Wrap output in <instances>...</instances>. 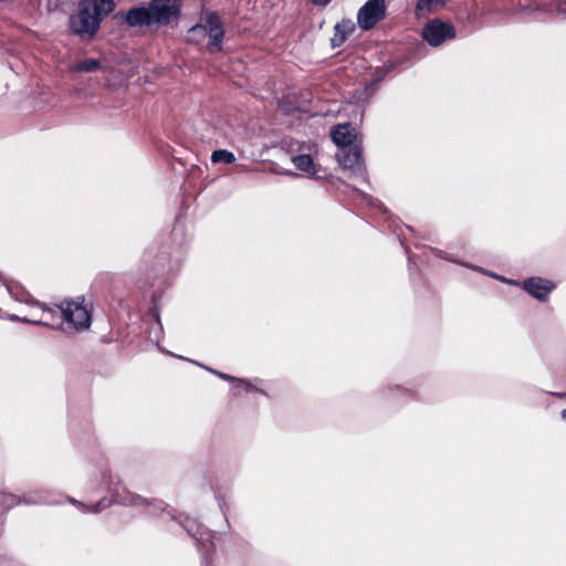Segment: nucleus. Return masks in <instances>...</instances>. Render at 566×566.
Here are the masks:
<instances>
[{"label":"nucleus","instance_id":"f257e3e1","mask_svg":"<svg viewBox=\"0 0 566 566\" xmlns=\"http://www.w3.org/2000/svg\"><path fill=\"white\" fill-rule=\"evenodd\" d=\"M182 0H151L148 7L129 10L126 22L130 27L166 25L177 19Z\"/></svg>","mask_w":566,"mask_h":566},{"label":"nucleus","instance_id":"f03ea898","mask_svg":"<svg viewBox=\"0 0 566 566\" xmlns=\"http://www.w3.org/2000/svg\"><path fill=\"white\" fill-rule=\"evenodd\" d=\"M115 8V0L82 1L76 14L71 18L72 30L82 36H92L101 21Z\"/></svg>","mask_w":566,"mask_h":566},{"label":"nucleus","instance_id":"7ed1b4c3","mask_svg":"<svg viewBox=\"0 0 566 566\" xmlns=\"http://www.w3.org/2000/svg\"><path fill=\"white\" fill-rule=\"evenodd\" d=\"M67 332H83L92 324V308L84 297L64 300L57 305Z\"/></svg>","mask_w":566,"mask_h":566},{"label":"nucleus","instance_id":"20e7f679","mask_svg":"<svg viewBox=\"0 0 566 566\" xmlns=\"http://www.w3.org/2000/svg\"><path fill=\"white\" fill-rule=\"evenodd\" d=\"M224 31L219 18L214 13H207L200 24L192 27L189 30L188 39L190 41L200 42L208 39L207 49L210 53L221 51Z\"/></svg>","mask_w":566,"mask_h":566},{"label":"nucleus","instance_id":"39448f33","mask_svg":"<svg viewBox=\"0 0 566 566\" xmlns=\"http://www.w3.org/2000/svg\"><path fill=\"white\" fill-rule=\"evenodd\" d=\"M385 0H368L357 13V23L361 29L369 30L385 18Z\"/></svg>","mask_w":566,"mask_h":566},{"label":"nucleus","instance_id":"423d86ee","mask_svg":"<svg viewBox=\"0 0 566 566\" xmlns=\"http://www.w3.org/2000/svg\"><path fill=\"white\" fill-rule=\"evenodd\" d=\"M422 35L430 45L437 46L446 40L454 38V31L451 25L433 20L424 27Z\"/></svg>","mask_w":566,"mask_h":566},{"label":"nucleus","instance_id":"0eeeda50","mask_svg":"<svg viewBox=\"0 0 566 566\" xmlns=\"http://www.w3.org/2000/svg\"><path fill=\"white\" fill-rule=\"evenodd\" d=\"M523 289L534 298L545 302L551 292L556 287L555 283L543 277H531L522 284Z\"/></svg>","mask_w":566,"mask_h":566},{"label":"nucleus","instance_id":"6e6552de","mask_svg":"<svg viewBox=\"0 0 566 566\" xmlns=\"http://www.w3.org/2000/svg\"><path fill=\"white\" fill-rule=\"evenodd\" d=\"M34 310L39 313L34 314V315H30V316H22V317H19L17 315L4 316L0 313V317L8 318L10 321H21V322L31 323V324L53 325L54 311L52 308L42 306V305H35Z\"/></svg>","mask_w":566,"mask_h":566},{"label":"nucleus","instance_id":"1a4fd4ad","mask_svg":"<svg viewBox=\"0 0 566 566\" xmlns=\"http://www.w3.org/2000/svg\"><path fill=\"white\" fill-rule=\"evenodd\" d=\"M336 156H337L339 164L344 168L352 169L355 172L361 171V156H360V150L357 147V145H355L354 147H352L349 149H346V147L340 148V150L337 153Z\"/></svg>","mask_w":566,"mask_h":566},{"label":"nucleus","instance_id":"9d476101","mask_svg":"<svg viewBox=\"0 0 566 566\" xmlns=\"http://www.w3.org/2000/svg\"><path fill=\"white\" fill-rule=\"evenodd\" d=\"M332 138L339 148H345L352 146L357 139V134L349 124H340L332 130Z\"/></svg>","mask_w":566,"mask_h":566},{"label":"nucleus","instance_id":"9b49d317","mask_svg":"<svg viewBox=\"0 0 566 566\" xmlns=\"http://www.w3.org/2000/svg\"><path fill=\"white\" fill-rule=\"evenodd\" d=\"M355 29L354 23L350 20H343L335 25V33L332 38L333 46L342 45L347 36L353 33Z\"/></svg>","mask_w":566,"mask_h":566},{"label":"nucleus","instance_id":"f8f14e48","mask_svg":"<svg viewBox=\"0 0 566 566\" xmlns=\"http://www.w3.org/2000/svg\"><path fill=\"white\" fill-rule=\"evenodd\" d=\"M295 168L305 172L308 177H314L317 174V166L314 164L310 155H298L292 158Z\"/></svg>","mask_w":566,"mask_h":566},{"label":"nucleus","instance_id":"ddd939ff","mask_svg":"<svg viewBox=\"0 0 566 566\" xmlns=\"http://www.w3.org/2000/svg\"><path fill=\"white\" fill-rule=\"evenodd\" d=\"M99 69V62L95 59H83L71 65V71L90 73L95 72Z\"/></svg>","mask_w":566,"mask_h":566},{"label":"nucleus","instance_id":"4468645a","mask_svg":"<svg viewBox=\"0 0 566 566\" xmlns=\"http://www.w3.org/2000/svg\"><path fill=\"white\" fill-rule=\"evenodd\" d=\"M447 0H419L416 7V12L421 15L426 12L433 11L446 3Z\"/></svg>","mask_w":566,"mask_h":566},{"label":"nucleus","instance_id":"2eb2a0df","mask_svg":"<svg viewBox=\"0 0 566 566\" xmlns=\"http://www.w3.org/2000/svg\"><path fill=\"white\" fill-rule=\"evenodd\" d=\"M235 160L233 153L228 151L226 149L214 150L211 155V161L217 163H226L232 164Z\"/></svg>","mask_w":566,"mask_h":566},{"label":"nucleus","instance_id":"dca6fc26","mask_svg":"<svg viewBox=\"0 0 566 566\" xmlns=\"http://www.w3.org/2000/svg\"><path fill=\"white\" fill-rule=\"evenodd\" d=\"M213 374H216L218 377L224 379V380H234L233 377L227 375V374H222V373H219V371H214V370H211ZM235 381H238L239 384L243 385L244 388L249 389L250 385L248 382H245L244 380L242 379H235Z\"/></svg>","mask_w":566,"mask_h":566},{"label":"nucleus","instance_id":"f3484780","mask_svg":"<svg viewBox=\"0 0 566 566\" xmlns=\"http://www.w3.org/2000/svg\"><path fill=\"white\" fill-rule=\"evenodd\" d=\"M555 2L556 10L562 14H566V0H555Z\"/></svg>","mask_w":566,"mask_h":566},{"label":"nucleus","instance_id":"a211bd4d","mask_svg":"<svg viewBox=\"0 0 566 566\" xmlns=\"http://www.w3.org/2000/svg\"><path fill=\"white\" fill-rule=\"evenodd\" d=\"M61 4V1L60 0H49V6L51 8H54V9H57Z\"/></svg>","mask_w":566,"mask_h":566},{"label":"nucleus","instance_id":"6ab92c4d","mask_svg":"<svg viewBox=\"0 0 566 566\" xmlns=\"http://www.w3.org/2000/svg\"><path fill=\"white\" fill-rule=\"evenodd\" d=\"M314 4L316 6H326L327 3H329L331 0H311Z\"/></svg>","mask_w":566,"mask_h":566},{"label":"nucleus","instance_id":"aec40b11","mask_svg":"<svg viewBox=\"0 0 566 566\" xmlns=\"http://www.w3.org/2000/svg\"><path fill=\"white\" fill-rule=\"evenodd\" d=\"M147 501L140 496H136L134 500H133V504L135 505H138V504H145Z\"/></svg>","mask_w":566,"mask_h":566},{"label":"nucleus","instance_id":"412c9836","mask_svg":"<svg viewBox=\"0 0 566 566\" xmlns=\"http://www.w3.org/2000/svg\"><path fill=\"white\" fill-rule=\"evenodd\" d=\"M496 279L501 280L502 282L510 283V284H516L515 282L505 280L504 277L496 276Z\"/></svg>","mask_w":566,"mask_h":566},{"label":"nucleus","instance_id":"4be33fe9","mask_svg":"<svg viewBox=\"0 0 566 566\" xmlns=\"http://www.w3.org/2000/svg\"><path fill=\"white\" fill-rule=\"evenodd\" d=\"M536 10L545 11V8H544V6L536 4Z\"/></svg>","mask_w":566,"mask_h":566},{"label":"nucleus","instance_id":"5701e85b","mask_svg":"<svg viewBox=\"0 0 566 566\" xmlns=\"http://www.w3.org/2000/svg\"><path fill=\"white\" fill-rule=\"evenodd\" d=\"M563 419L566 420V409L562 412Z\"/></svg>","mask_w":566,"mask_h":566}]
</instances>
